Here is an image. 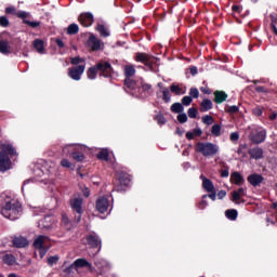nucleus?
<instances>
[{"label": "nucleus", "mask_w": 277, "mask_h": 277, "mask_svg": "<svg viewBox=\"0 0 277 277\" xmlns=\"http://www.w3.org/2000/svg\"><path fill=\"white\" fill-rule=\"evenodd\" d=\"M0 53L10 55V43L6 40L0 39Z\"/></svg>", "instance_id": "nucleus-19"}, {"label": "nucleus", "mask_w": 277, "mask_h": 277, "mask_svg": "<svg viewBox=\"0 0 277 277\" xmlns=\"http://www.w3.org/2000/svg\"><path fill=\"white\" fill-rule=\"evenodd\" d=\"M98 70L102 77H109L111 75V65L107 62L97 63L96 67H91L87 70L88 79L94 80L98 75Z\"/></svg>", "instance_id": "nucleus-2"}, {"label": "nucleus", "mask_w": 277, "mask_h": 277, "mask_svg": "<svg viewBox=\"0 0 277 277\" xmlns=\"http://www.w3.org/2000/svg\"><path fill=\"white\" fill-rule=\"evenodd\" d=\"M193 133H194V135L200 136V135H202V130H200V128H197V129H195V130L193 131Z\"/></svg>", "instance_id": "nucleus-53"}, {"label": "nucleus", "mask_w": 277, "mask_h": 277, "mask_svg": "<svg viewBox=\"0 0 277 277\" xmlns=\"http://www.w3.org/2000/svg\"><path fill=\"white\" fill-rule=\"evenodd\" d=\"M96 31H98L103 38L109 37V30H107V27H105L103 24H98L96 26Z\"/></svg>", "instance_id": "nucleus-23"}, {"label": "nucleus", "mask_w": 277, "mask_h": 277, "mask_svg": "<svg viewBox=\"0 0 277 277\" xmlns=\"http://www.w3.org/2000/svg\"><path fill=\"white\" fill-rule=\"evenodd\" d=\"M83 62H85V60H84V58H81V57H79V56H76V57H72V58H71V64H74L75 66H77V64H81V63H83Z\"/></svg>", "instance_id": "nucleus-39"}, {"label": "nucleus", "mask_w": 277, "mask_h": 277, "mask_svg": "<svg viewBox=\"0 0 277 277\" xmlns=\"http://www.w3.org/2000/svg\"><path fill=\"white\" fill-rule=\"evenodd\" d=\"M30 25H31V27H38V26L40 25V23H38V22H32V23H30Z\"/></svg>", "instance_id": "nucleus-63"}, {"label": "nucleus", "mask_w": 277, "mask_h": 277, "mask_svg": "<svg viewBox=\"0 0 277 277\" xmlns=\"http://www.w3.org/2000/svg\"><path fill=\"white\" fill-rule=\"evenodd\" d=\"M61 166H62L63 168H72V163H70V161H68V159H63V160L61 161Z\"/></svg>", "instance_id": "nucleus-45"}, {"label": "nucleus", "mask_w": 277, "mask_h": 277, "mask_svg": "<svg viewBox=\"0 0 277 277\" xmlns=\"http://www.w3.org/2000/svg\"><path fill=\"white\" fill-rule=\"evenodd\" d=\"M87 240L89 246H91L92 248H98V246H101V239H98V236L94 234L88 236Z\"/></svg>", "instance_id": "nucleus-18"}, {"label": "nucleus", "mask_w": 277, "mask_h": 277, "mask_svg": "<svg viewBox=\"0 0 277 277\" xmlns=\"http://www.w3.org/2000/svg\"><path fill=\"white\" fill-rule=\"evenodd\" d=\"M195 150L203 155V157H213V155H217L220 148L213 143H198Z\"/></svg>", "instance_id": "nucleus-4"}, {"label": "nucleus", "mask_w": 277, "mask_h": 277, "mask_svg": "<svg viewBox=\"0 0 277 277\" xmlns=\"http://www.w3.org/2000/svg\"><path fill=\"white\" fill-rule=\"evenodd\" d=\"M213 107V103L210 100H203L201 103V111H209Z\"/></svg>", "instance_id": "nucleus-27"}, {"label": "nucleus", "mask_w": 277, "mask_h": 277, "mask_svg": "<svg viewBox=\"0 0 277 277\" xmlns=\"http://www.w3.org/2000/svg\"><path fill=\"white\" fill-rule=\"evenodd\" d=\"M0 25H1V27H8V25H10V22L8 21V18L5 16H1Z\"/></svg>", "instance_id": "nucleus-44"}, {"label": "nucleus", "mask_w": 277, "mask_h": 277, "mask_svg": "<svg viewBox=\"0 0 277 277\" xmlns=\"http://www.w3.org/2000/svg\"><path fill=\"white\" fill-rule=\"evenodd\" d=\"M170 90L173 92V94H183V90L181 87H179V84H171Z\"/></svg>", "instance_id": "nucleus-32"}, {"label": "nucleus", "mask_w": 277, "mask_h": 277, "mask_svg": "<svg viewBox=\"0 0 277 277\" xmlns=\"http://www.w3.org/2000/svg\"><path fill=\"white\" fill-rule=\"evenodd\" d=\"M227 111H228V114H237V113H239V107L238 106H229L227 108Z\"/></svg>", "instance_id": "nucleus-46"}, {"label": "nucleus", "mask_w": 277, "mask_h": 277, "mask_svg": "<svg viewBox=\"0 0 277 277\" xmlns=\"http://www.w3.org/2000/svg\"><path fill=\"white\" fill-rule=\"evenodd\" d=\"M126 79H131L135 75V67L133 65H126L124 67Z\"/></svg>", "instance_id": "nucleus-22"}, {"label": "nucleus", "mask_w": 277, "mask_h": 277, "mask_svg": "<svg viewBox=\"0 0 277 277\" xmlns=\"http://www.w3.org/2000/svg\"><path fill=\"white\" fill-rule=\"evenodd\" d=\"M194 132H187L186 133V137H187V140H194Z\"/></svg>", "instance_id": "nucleus-55"}, {"label": "nucleus", "mask_w": 277, "mask_h": 277, "mask_svg": "<svg viewBox=\"0 0 277 277\" xmlns=\"http://www.w3.org/2000/svg\"><path fill=\"white\" fill-rule=\"evenodd\" d=\"M8 155H16V150L12 145H2V151L0 153V171L5 172L12 169V161Z\"/></svg>", "instance_id": "nucleus-3"}, {"label": "nucleus", "mask_w": 277, "mask_h": 277, "mask_svg": "<svg viewBox=\"0 0 277 277\" xmlns=\"http://www.w3.org/2000/svg\"><path fill=\"white\" fill-rule=\"evenodd\" d=\"M3 261L6 263V265H14L16 259H14V255L6 254L3 256Z\"/></svg>", "instance_id": "nucleus-29"}, {"label": "nucleus", "mask_w": 277, "mask_h": 277, "mask_svg": "<svg viewBox=\"0 0 277 277\" xmlns=\"http://www.w3.org/2000/svg\"><path fill=\"white\" fill-rule=\"evenodd\" d=\"M78 21L83 27H90L94 23V16L92 13H82L78 17Z\"/></svg>", "instance_id": "nucleus-10"}, {"label": "nucleus", "mask_w": 277, "mask_h": 277, "mask_svg": "<svg viewBox=\"0 0 277 277\" xmlns=\"http://www.w3.org/2000/svg\"><path fill=\"white\" fill-rule=\"evenodd\" d=\"M142 88H143V90H145V92H148V90H150L151 87L148 83H143Z\"/></svg>", "instance_id": "nucleus-54"}, {"label": "nucleus", "mask_w": 277, "mask_h": 277, "mask_svg": "<svg viewBox=\"0 0 277 277\" xmlns=\"http://www.w3.org/2000/svg\"><path fill=\"white\" fill-rule=\"evenodd\" d=\"M67 34L69 36H75V34H79V25L71 24L67 27Z\"/></svg>", "instance_id": "nucleus-26"}, {"label": "nucleus", "mask_w": 277, "mask_h": 277, "mask_svg": "<svg viewBox=\"0 0 277 277\" xmlns=\"http://www.w3.org/2000/svg\"><path fill=\"white\" fill-rule=\"evenodd\" d=\"M246 196V188L241 187L232 193V202L235 205H241L243 202V198Z\"/></svg>", "instance_id": "nucleus-9"}, {"label": "nucleus", "mask_w": 277, "mask_h": 277, "mask_svg": "<svg viewBox=\"0 0 277 277\" xmlns=\"http://www.w3.org/2000/svg\"><path fill=\"white\" fill-rule=\"evenodd\" d=\"M85 72V66L80 65L77 67H71L68 69V76L70 79H74V81H81V76Z\"/></svg>", "instance_id": "nucleus-8"}, {"label": "nucleus", "mask_w": 277, "mask_h": 277, "mask_svg": "<svg viewBox=\"0 0 277 277\" xmlns=\"http://www.w3.org/2000/svg\"><path fill=\"white\" fill-rule=\"evenodd\" d=\"M248 182L250 183V185H253V187H256V185H261V183H263V175L261 174H251L248 176Z\"/></svg>", "instance_id": "nucleus-14"}, {"label": "nucleus", "mask_w": 277, "mask_h": 277, "mask_svg": "<svg viewBox=\"0 0 277 277\" xmlns=\"http://www.w3.org/2000/svg\"><path fill=\"white\" fill-rule=\"evenodd\" d=\"M56 44H57V47H60L61 49H63V47H64V41H62L61 39H56Z\"/></svg>", "instance_id": "nucleus-56"}, {"label": "nucleus", "mask_w": 277, "mask_h": 277, "mask_svg": "<svg viewBox=\"0 0 277 277\" xmlns=\"http://www.w3.org/2000/svg\"><path fill=\"white\" fill-rule=\"evenodd\" d=\"M230 183H233V185L241 186L246 183V180H243V175H241V173L233 172L230 174Z\"/></svg>", "instance_id": "nucleus-13"}, {"label": "nucleus", "mask_w": 277, "mask_h": 277, "mask_svg": "<svg viewBox=\"0 0 277 277\" xmlns=\"http://www.w3.org/2000/svg\"><path fill=\"white\" fill-rule=\"evenodd\" d=\"M192 96H184L182 98V105H185V107H189L192 105Z\"/></svg>", "instance_id": "nucleus-37"}, {"label": "nucleus", "mask_w": 277, "mask_h": 277, "mask_svg": "<svg viewBox=\"0 0 277 277\" xmlns=\"http://www.w3.org/2000/svg\"><path fill=\"white\" fill-rule=\"evenodd\" d=\"M225 215L228 220H237V210H227Z\"/></svg>", "instance_id": "nucleus-30"}, {"label": "nucleus", "mask_w": 277, "mask_h": 277, "mask_svg": "<svg viewBox=\"0 0 277 277\" xmlns=\"http://www.w3.org/2000/svg\"><path fill=\"white\" fill-rule=\"evenodd\" d=\"M72 159H75V161H83L85 156H83L81 153H72Z\"/></svg>", "instance_id": "nucleus-35"}, {"label": "nucleus", "mask_w": 277, "mask_h": 277, "mask_svg": "<svg viewBox=\"0 0 277 277\" xmlns=\"http://www.w3.org/2000/svg\"><path fill=\"white\" fill-rule=\"evenodd\" d=\"M72 267H87L88 269H92V264H90L88 260L78 259L74 262L71 266L65 269V272H67V274H70V271L72 269Z\"/></svg>", "instance_id": "nucleus-12"}, {"label": "nucleus", "mask_w": 277, "mask_h": 277, "mask_svg": "<svg viewBox=\"0 0 277 277\" xmlns=\"http://www.w3.org/2000/svg\"><path fill=\"white\" fill-rule=\"evenodd\" d=\"M57 261H58L57 256H52V258H49L48 263L49 265H53L57 263Z\"/></svg>", "instance_id": "nucleus-48"}, {"label": "nucleus", "mask_w": 277, "mask_h": 277, "mask_svg": "<svg viewBox=\"0 0 277 277\" xmlns=\"http://www.w3.org/2000/svg\"><path fill=\"white\" fill-rule=\"evenodd\" d=\"M13 245L15 248H26V246H29V241H27L25 237L19 236L13 239Z\"/></svg>", "instance_id": "nucleus-16"}, {"label": "nucleus", "mask_w": 277, "mask_h": 277, "mask_svg": "<svg viewBox=\"0 0 277 277\" xmlns=\"http://www.w3.org/2000/svg\"><path fill=\"white\" fill-rule=\"evenodd\" d=\"M83 199L81 197H74L70 200V207L74 211H77L79 215H81V213H83Z\"/></svg>", "instance_id": "nucleus-11"}, {"label": "nucleus", "mask_w": 277, "mask_h": 277, "mask_svg": "<svg viewBox=\"0 0 277 277\" xmlns=\"http://www.w3.org/2000/svg\"><path fill=\"white\" fill-rule=\"evenodd\" d=\"M21 211V202L16 200L6 201L0 209L1 215H3V217H6L8 220H18Z\"/></svg>", "instance_id": "nucleus-1"}, {"label": "nucleus", "mask_w": 277, "mask_h": 277, "mask_svg": "<svg viewBox=\"0 0 277 277\" xmlns=\"http://www.w3.org/2000/svg\"><path fill=\"white\" fill-rule=\"evenodd\" d=\"M34 248L39 250L40 258L43 259L47 251L51 248V240L47 236H38L34 241Z\"/></svg>", "instance_id": "nucleus-5"}, {"label": "nucleus", "mask_w": 277, "mask_h": 277, "mask_svg": "<svg viewBox=\"0 0 277 277\" xmlns=\"http://www.w3.org/2000/svg\"><path fill=\"white\" fill-rule=\"evenodd\" d=\"M85 198H88L90 196V189L85 188V190L83 192Z\"/></svg>", "instance_id": "nucleus-61"}, {"label": "nucleus", "mask_w": 277, "mask_h": 277, "mask_svg": "<svg viewBox=\"0 0 277 277\" xmlns=\"http://www.w3.org/2000/svg\"><path fill=\"white\" fill-rule=\"evenodd\" d=\"M202 187L208 193L215 190V186H213V182H211V180H203Z\"/></svg>", "instance_id": "nucleus-25"}, {"label": "nucleus", "mask_w": 277, "mask_h": 277, "mask_svg": "<svg viewBox=\"0 0 277 277\" xmlns=\"http://www.w3.org/2000/svg\"><path fill=\"white\" fill-rule=\"evenodd\" d=\"M200 207H201V209H205V207H207V201H206V200H202V201L200 202Z\"/></svg>", "instance_id": "nucleus-60"}, {"label": "nucleus", "mask_w": 277, "mask_h": 277, "mask_svg": "<svg viewBox=\"0 0 277 277\" xmlns=\"http://www.w3.org/2000/svg\"><path fill=\"white\" fill-rule=\"evenodd\" d=\"M155 120L158 122V124H166V117H163V115H157Z\"/></svg>", "instance_id": "nucleus-41"}, {"label": "nucleus", "mask_w": 277, "mask_h": 277, "mask_svg": "<svg viewBox=\"0 0 277 277\" xmlns=\"http://www.w3.org/2000/svg\"><path fill=\"white\" fill-rule=\"evenodd\" d=\"M255 114L256 116H261L263 114V110H261V108H256Z\"/></svg>", "instance_id": "nucleus-59"}, {"label": "nucleus", "mask_w": 277, "mask_h": 277, "mask_svg": "<svg viewBox=\"0 0 277 277\" xmlns=\"http://www.w3.org/2000/svg\"><path fill=\"white\" fill-rule=\"evenodd\" d=\"M189 95L192 96V98H198V96H200V92L198 91V89L192 88L189 91Z\"/></svg>", "instance_id": "nucleus-36"}, {"label": "nucleus", "mask_w": 277, "mask_h": 277, "mask_svg": "<svg viewBox=\"0 0 277 277\" xmlns=\"http://www.w3.org/2000/svg\"><path fill=\"white\" fill-rule=\"evenodd\" d=\"M202 122H203V124H211L213 122V117L207 115V116L202 117Z\"/></svg>", "instance_id": "nucleus-40"}, {"label": "nucleus", "mask_w": 277, "mask_h": 277, "mask_svg": "<svg viewBox=\"0 0 277 277\" xmlns=\"http://www.w3.org/2000/svg\"><path fill=\"white\" fill-rule=\"evenodd\" d=\"M267 133L265 130L261 128H256L255 130H252L250 134V140L253 142V144H261L262 142H265Z\"/></svg>", "instance_id": "nucleus-7"}, {"label": "nucleus", "mask_w": 277, "mask_h": 277, "mask_svg": "<svg viewBox=\"0 0 277 277\" xmlns=\"http://www.w3.org/2000/svg\"><path fill=\"white\" fill-rule=\"evenodd\" d=\"M221 131H222V128L220 127V124H214L212 127L211 133L212 135H215V137H219Z\"/></svg>", "instance_id": "nucleus-33"}, {"label": "nucleus", "mask_w": 277, "mask_h": 277, "mask_svg": "<svg viewBox=\"0 0 277 277\" xmlns=\"http://www.w3.org/2000/svg\"><path fill=\"white\" fill-rule=\"evenodd\" d=\"M239 10H240L239 5H234L233 6V12H239Z\"/></svg>", "instance_id": "nucleus-62"}, {"label": "nucleus", "mask_w": 277, "mask_h": 277, "mask_svg": "<svg viewBox=\"0 0 277 277\" xmlns=\"http://www.w3.org/2000/svg\"><path fill=\"white\" fill-rule=\"evenodd\" d=\"M229 172H228V169H224L221 171V176H223V179H227Z\"/></svg>", "instance_id": "nucleus-50"}, {"label": "nucleus", "mask_w": 277, "mask_h": 277, "mask_svg": "<svg viewBox=\"0 0 277 277\" xmlns=\"http://www.w3.org/2000/svg\"><path fill=\"white\" fill-rule=\"evenodd\" d=\"M9 277H18L16 274H10Z\"/></svg>", "instance_id": "nucleus-64"}, {"label": "nucleus", "mask_w": 277, "mask_h": 277, "mask_svg": "<svg viewBox=\"0 0 277 277\" xmlns=\"http://www.w3.org/2000/svg\"><path fill=\"white\" fill-rule=\"evenodd\" d=\"M177 120L179 122H181L182 124H184V122H187V115L186 114H180L177 116Z\"/></svg>", "instance_id": "nucleus-43"}, {"label": "nucleus", "mask_w": 277, "mask_h": 277, "mask_svg": "<svg viewBox=\"0 0 277 277\" xmlns=\"http://www.w3.org/2000/svg\"><path fill=\"white\" fill-rule=\"evenodd\" d=\"M6 14H16V9L9 6L5 9Z\"/></svg>", "instance_id": "nucleus-49"}, {"label": "nucleus", "mask_w": 277, "mask_h": 277, "mask_svg": "<svg viewBox=\"0 0 277 277\" xmlns=\"http://www.w3.org/2000/svg\"><path fill=\"white\" fill-rule=\"evenodd\" d=\"M188 116H189V118H196V116H198V109L189 108L188 109Z\"/></svg>", "instance_id": "nucleus-42"}, {"label": "nucleus", "mask_w": 277, "mask_h": 277, "mask_svg": "<svg viewBox=\"0 0 277 277\" xmlns=\"http://www.w3.org/2000/svg\"><path fill=\"white\" fill-rule=\"evenodd\" d=\"M136 62H142L145 66H150V62H153V57L148 56L146 53L136 54Z\"/></svg>", "instance_id": "nucleus-17"}, {"label": "nucleus", "mask_w": 277, "mask_h": 277, "mask_svg": "<svg viewBox=\"0 0 277 277\" xmlns=\"http://www.w3.org/2000/svg\"><path fill=\"white\" fill-rule=\"evenodd\" d=\"M63 222L64 224H68V216L66 214H63Z\"/></svg>", "instance_id": "nucleus-58"}, {"label": "nucleus", "mask_w": 277, "mask_h": 277, "mask_svg": "<svg viewBox=\"0 0 277 277\" xmlns=\"http://www.w3.org/2000/svg\"><path fill=\"white\" fill-rule=\"evenodd\" d=\"M89 47L92 49V51H98V49L103 47V43L101 42V40L96 39L94 35H91L89 38Z\"/></svg>", "instance_id": "nucleus-15"}, {"label": "nucleus", "mask_w": 277, "mask_h": 277, "mask_svg": "<svg viewBox=\"0 0 277 277\" xmlns=\"http://www.w3.org/2000/svg\"><path fill=\"white\" fill-rule=\"evenodd\" d=\"M109 207H111V201H109L108 197L103 196L96 200L95 209L98 213H107Z\"/></svg>", "instance_id": "nucleus-6"}, {"label": "nucleus", "mask_w": 277, "mask_h": 277, "mask_svg": "<svg viewBox=\"0 0 277 277\" xmlns=\"http://www.w3.org/2000/svg\"><path fill=\"white\" fill-rule=\"evenodd\" d=\"M228 98V95L224 91L214 92V101L215 103H224Z\"/></svg>", "instance_id": "nucleus-20"}, {"label": "nucleus", "mask_w": 277, "mask_h": 277, "mask_svg": "<svg viewBox=\"0 0 277 277\" xmlns=\"http://www.w3.org/2000/svg\"><path fill=\"white\" fill-rule=\"evenodd\" d=\"M225 197H226V192H224V190L219 192L217 198H219L220 200H222V198H225Z\"/></svg>", "instance_id": "nucleus-52"}, {"label": "nucleus", "mask_w": 277, "mask_h": 277, "mask_svg": "<svg viewBox=\"0 0 277 277\" xmlns=\"http://www.w3.org/2000/svg\"><path fill=\"white\" fill-rule=\"evenodd\" d=\"M162 98L164 103H170V90L162 89Z\"/></svg>", "instance_id": "nucleus-34"}, {"label": "nucleus", "mask_w": 277, "mask_h": 277, "mask_svg": "<svg viewBox=\"0 0 277 277\" xmlns=\"http://www.w3.org/2000/svg\"><path fill=\"white\" fill-rule=\"evenodd\" d=\"M126 85L133 90V88H135V81H133L131 78H126Z\"/></svg>", "instance_id": "nucleus-38"}, {"label": "nucleus", "mask_w": 277, "mask_h": 277, "mask_svg": "<svg viewBox=\"0 0 277 277\" xmlns=\"http://www.w3.org/2000/svg\"><path fill=\"white\" fill-rule=\"evenodd\" d=\"M34 48L38 51V53H44V41L36 39L34 41Z\"/></svg>", "instance_id": "nucleus-24"}, {"label": "nucleus", "mask_w": 277, "mask_h": 277, "mask_svg": "<svg viewBox=\"0 0 277 277\" xmlns=\"http://www.w3.org/2000/svg\"><path fill=\"white\" fill-rule=\"evenodd\" d=\"M209 194H210V195H209V198H210L211 200H215V198H217V194L215 193V190L210 192Z\"/></svg>", "instance_id": "nucleus-51"}, {"label": "nucleus", "mask_w": 277, "mask_h": 277, "mask_svg": "<svg viewBox=\"0 0 277 277\" xmlns=\"http://www.w3.org/2000/svg\"><path fill=\"white\" fill-rule=\"evenodd\" d=\"M183 104L181 103H174L172 106H171V111H173V114H181L183 113Z\"/></svg>", "instance_id": "nucleus-28"}, {"label": "nucleus", "mask_w": 277, "mask_h": 277, "mask_svg": "<svg viewBox=\"0 0 277 277\" xmlns=\"http://www.w3.org/2000/svg\"><path fill=\"white\" fill-rule=\"evenodd\" d=\"M190 74H193V75H198V68H196V67H190Z\"/></svg>", "instance_id": "nucleus-57"}, {"label": "nucleus", "mask_w": 277, "mask_h": 277, "mask_svg": "<svg viewBox=\"0 0 277 277\" xmlns=\"http://www.w3.org/2000/svg\"><path fill=\"white\" fill-rule=\"evenodd\" d=\"M249 155L252 159H261L263 157V149L261 148L250 149Z\"/></svg>", "instance_id": "nucleus-21"}, {"label": "nucleus", "mask_w": 277, "mask_h": 277, "mask_svg": "<svg viewBox=\"0 0 277 277\" xmlns=\"http://www.w3.org/2000/svg\"><path fill=\"white\" fill-rule=\"evenodd\" d=\"M229 137L232 142H237L239 140V133L233 132Z\"/></svg>", "instance_id": "nucleus-47"}, {"label": "nucleus", "mask_w": 277, "mask_h": 277, "mask_svg": "<svg viewBox=\"0 0 277 277\" xmlns=\"http://www.w3.org/2000/svg\"><path fill=\"white\" fill-rule=\"evenodd\" d=\"M97 157H98L100 159H102L103 161H107V159H108V157H109V151H107V149H102V150L98 153Z\"/></svg>", "instance_id": "nucleus-31"}]
</instances>
